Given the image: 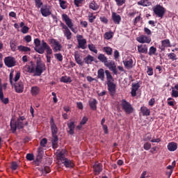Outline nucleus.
<instances>
[{
    "mask_svg": "<svg viewBox=\"0 0 178 178\" xmlns=\"http://www.w3.org/2000/svg\"><path fill=\"white\" fill-rule=\"evenodd\" d=\"M20 79V72H16L15 75L13 74V72H11L9 75V81L11 86H14L15 92L18 94H22L24 90V83L19 79ZM18 81V82H17Z\"/></svg>",
    "mask_w": 178,
    "mask_h": 178,
    "instance_id": "obj_1",
    "label": "nucleus"
},
{
    "mask_svg": "<svg viewBox=\"0 0 178 178\" xmlns=\"http://www.w3.org/2000/svg\"><path fill=\"white\" fill-rule=\"evenodd\" d=\"M34 44L35 45L34 49L38 54H42L46 51V54L47 55H52V49H51V47L47 43V42L42 40L41 42V40L40 39L36 38L34 40Z\"/></svg>",
    "mask_w": 178,
    "mask_h": 178,
    "instance_id": "obj_2",
    "label": "nucleus"
},
{
    "mask_svg": "<svg viewBox=\"0 0 178 178\" xmlns=\"http://www.w3.org/2000/svg\"><path fill=\"white\" fill-rule=\"evenodd\" d=\"M28 122L26 120V118L24 116L19 117L17 121L15 120H11L10 122V127L13 133H15L16 130L23 129L24 126H27Z\"/></svg>",
    "mask_w": 178,
    "mask_h": 178,
    "instance_id": "obj_3",
    "label": "nucleus"
},
{
    "mask_svg": "<svg viewBox=\"0 0 178 178\" xmlns=\"http://www.w3.org/2000/svg\"><path fill=\"white\" fill-rule=\"evenodd\" d=\"M57 159L60 161L65 168H73L74 164L68 159L66 158L67 152L65 149L58 150L56 152Z\"/></svg>",
    "mask_w": 178,
    "mask_h": 178,
    "instance_id": "obj_4",
    "label": "nucleus"
},
{
    "mask_svg": "<svg viewBox=\"0 0 178 178\" xmlns=\"http://www.w3.org/2000/svg\"><path fill=\"white\" fill-rule=\"evenodd\" d=\"M44 70H45V64L41 62V60H38L35 67L30 69L29 72L34 73L35 76H41Z\"/></svg>",
    "mask_w": 178,
    "mask_h": 178,
    "instance_id": "obj_5",
    "label": "nucleus"
},
{
    "mask_svg": "<svg viewBox=\"0 0 178 178\" xmlns=\"http://www.w3.org/2000/svg\"><path fill=\"white\" fill-rule=\"evenodd\" d=\"M62 19L63 22H65L66 26H67V27H69V29L71 30V31H72V33H74V34H77V29L73 27L74 26L73 20L70 19V17H69L68 15L66 14L62 15Z\"/></svg>",
    "mask_w": 178,
    "mask_h": 178,
    "instance_id": "obj_6",
    "label": "nucleus"
},
{
    "mask_svg": "<svg viewBox=\"0 0 178 178\" xmlns=\"http://www.w3.org/2000/svg\"><path fill=\"white\" fill-rule=\"evenodd\" d=\"M121 108L122 111L125 112V113H127V115H130L131 113H133V112H134V108H133L131 104L126 101V99L122 100Z\"/></svg>",
    "mask_w": 178,
    "mask_h": 178,
    "instance_id": "obj_7",
    "label": "nucleus"
},
{
    "mask_svg": "<svg viewBox=\"0 0 178 178\" xmlns=\"http://www.w3.org/2000/svg\"><path fill=\"white\" fill-rule=\"evenodd\" d=\"M153 12L154 13L156 16H157V17H161V19H162L166 10H165V8H163V6L161 5H156L153 8Z\"/></svg>",
    "mask_w": 178,
    "mask_h": 178,
    "instance_id": "obj_8",
    "label": "nucleus"
},
{
    "mask_svg": "<svg viewBox=\"0 0 178 178\" xmlns=\"http://www.w3.org/2000/svg\"><path fill=\"white\" fill-rule=\"evenodd\" d=\"M49 44L51 47H52L54 52H58L59 51H62V44L59 43V41H57L56 39H49Z\"/></svg>",
    "mask_w": 178,
    "mask_h": 178,
    "instance_id": "obj_9",
    "label": "nucleus"
},
{
    "mask_svg": "<svg viewBox=\"0 0 178 178\" xmlns=\"http://www.w3.org/2000/svg\"><path fill=\"white\" fill-rule=\"evenodd\" d=\"M60 26L62 27L64 35L66 37L67 40H72V32L70 31V29H69L67 25L61 22Z\"/></svg>",
    "mask_w": 178,
    "mask_h": 178,
    "instance_id": "obj_10",
    "label": "nucleus"
},
{
    "mask_svg": "<svg viewBox=\"0 0 178 178\" xmlns=\"http://www.w3.org/2000/svg\"><path fill=\"white\" fill-rule=\"evenodd\" d=\"M4 63L7 67H13L16 66V59L12 56H7L4 58Z\"/></svg>",
    "mask_w": 178,
    "mask_h": 178,
    "instance_id": "obj_11",
    "label": "nucleus"
},
{
    "mask_svg": "<svg viewBox=\"0 0 178 178\" xmlns=\"http://www.w3.org/2000/svg\"><path fill=\"white\" fill-rule=\"evenodd\" d=\"M76 40L78 41L79 48H81V49H86L87 48L86 46L87 40L86 39H83V35H76Z\"/></svg>",
    "mask_w": 178,
    "mask_h": 178,
    "instance_id": "obj_12",
    "label": "nucleus"
},
{
    "mask_svg": "<svg viewBox=\"0 0 178 178\" xmlns=\"http://www.w3.org/2000/svg\"><path fill=\"white\" fill-rule=\"evenodd\" d=\"M136 40L138 42H140V44H149V42H151V37L141 35L136 38Z\"/></svg>",
    "mask_w": 178,
    "mask_h": 178,
    "instance_id": "obj_13",
    "label": "nucleus"
},
{
    "mask_svg": "<svg viewBox=\"0 0 178 178\" xmlns=\"http://www.w3.org/2000/svg\"><path fill=\"white\" fill-rule=\"evenodd\" d=\"M106 67H108L114 74H118V70H116V64H115V61L113 60H107V62L104 64Z\"/></svg>",
    "mask_w": 178,
    "mask_h": 178,
    "instance_id": "obj_14",
    "label": "nucleus"
},
{
    "mask_svg": "<svg viewBox=\"0 0 178 178\" xmlns=\"http://www.w3.org/2000/svg\"><path fill=\"white\" fill-rule=\"evenodd\" d=\"M122 62L126 69H131L133 67V58H131V56H127Z\"/></svg>",
    "mask_w": 178,
    "mask_h": 178,
    "instance_id": "obj_15",
    "label": "nucleus"
},
{
    "mask_svg": "<svg viewBox=\"0 0 178 178\" xmlns=\"http://www.w3.org/2000/svg\"><path fill=\"white\" fill-rule=\"evenodd\" d=\"M111 17L115 24H120V22H122V17L120 15L115 12H113L111 14Z\"/></svg>",
    "mask_w": 178,
    "mask_h": 178,
    "instance_id": "obj_16",
    "label": "nucleus"
},
{
    "mask_svg": "<svg viewBox=\"0 0 178 178\" xmlns=\"http://www.w3.org/2000/svg\"><path fill=\"white\" fill-rule=\"evenodd\" d=\"M74 58L76 63L78 65H80L81 66H83V56H81V54L79 51H75L74 52Z\"/></svg>",
    "mask_w": 178,
    "mask_h": 178,
    "instance_id": "obj_17",
    "label": "nucleus"
},
{
    "mask_svg": "<svg viewBox=\"0 0 178 178\" xmlns=\"http://www.w3.org/2000/svg\"><path fill=\"white\" fill-rule=\"evenodd\" d=\"M138 52L139 54H147L148 53V46L147 44H139L137 46Z\"/></svg>",
    "mask_w": 178,
    "mask_h": 178,
    "instance_id": "obj_18",
    "label": "nucleus"
},
{
    "mask_svg": "<svg viewBox=\"0 0 178 178\" xmlns=\"http://www.w3.org/2000/svg\"><path fill=\"white\" fill-rule=\"evenodd\" d=\"M50 126H51V130L52 135L58 134V127H56V124H55V122L54 121V118H51L50 120Z\"/></svg>",
    "mask_w": 178,
    "mask_h": 178,
    "instance_id": "obj_19",
    "label": "nucleus"
},
{
    "mask_svg": "<svg viewBox=\"0 0 178 178\" xmlns=\"http://www.w3.org/2000/svg\"><path fill=\"white\" fill-rule=\"evenodd\" d=\"M170 47H172V45H170V40H169V39H165L161 41V46L160 47V49L161 51H165V48H169Z\"/></svg>",
    "mask_w": 178,
    "mask_h": 178,
    "instance_id": "obj_20",
    "label": "nucleus"
},
{
    "mask_svg": "<svg viewBox=\"0 0 178 178\" xmlns=\"http://www.w3.org/2000/svg\"><path fill=\"white\" fill-rule=\"evenodd\" d=\"M40 12L44 17H47L51 15V10L48 6L42 7L40 8Z\"/></svg>",
    "mask_w": 178,
    "mask_h": 178,
    "instance_id": "obj_21",
    "label": "nucleus"
},
{
    "mask_svg": "<svg viewBox=\"0 0 178 178\" xmlns=\"http://www.w3.org/2000/svg\"><path fill=\"white\" fill-rule=\"evenodd\" d=\"M0 100L3 104H9V98H3V88L2 87V85H0Z\"/></svg>",
    "mask_w": 178,
    "mask_h": 178,
    "instance_id": "obj_22",
    "label": "nucleus"
},
{
    "mask_svg": "<svg viewBox=\"0 0 178 178\" xmlns=\"http://www.w3.org/2000/svg\"><path fill=\"white\" fill-rule=\"evenodd\" d=\"M93 170L95 175H99L102 172V165L99 163H96L93 165Z\"/></svg>",
    "mask_w": 178,
    "mask_h": 178,
    "instance_id": "obj_23",
    "label": "nucleus"
},
{
    "mask_svg": "<svg viewBox=\"0 0 178 178\" xmlns=\"http://www.w3.org/2000/svg\"><path fill=\"white\" fill-rule=\"evenodd\" d=\"M140 88V83H133L132 84V89H131V97H136L137 95V91Z\"/></svg>",
    "mask_w": 178,
    "mask_h": 178,
    "instance_id": "obj_24",
    "label": "nucleus"
},
{
    "mask_svg": "<svg viewBox=\"0 0 178 178\" xmlns=\"http://www.w3.org/2000/svg\"><path fill=\"white\" fill-rule=\"evenodd\" d=\"M10 48L13 52L17 51V41L13 39L10 40Z\"/></svg>",
    "mask_w": 178,
    "mask_h": 178,
    "instance_id": "obj_25",
    "label": "nucleus"
},
{
    "mask_svg": "<svg viewBox=\"0 0 178 178\" xmlns=\"http://www.w3.org/2000/svg\"><path fill=\"white\" fill-rule=\"evenodd\" d=\"M67 125L68 127V133L71 135L74 134V129L76 127V125H74V122L72 121L70 122H68Z\"/></svg>",
    "mask_w": 178,
    "mask_h": 178,
    "instance_id": "obj_26",
    "label": "nucleus"
},
{
    "mask_svg": "<svg viewBox=\"0 0 178 178\" xmlns=\"http://www.w3.org/2000/svg\"><path fill=\"white\" fill-rule=\"evenodd\" d=\"M167 148L168 151H170V152H173L177 149V143L175 142L169 143L167 145Z\"/></svg>",
    "mask_w": 178,
    "mask_h": 178,
    "instance_id": "obj_27",
    "label": "nucleus"
},
{
    "mask_svg": "<svg viewBox=\"0 0 178 178\" xmlns=\"http://www.w3.org/2000/svg\"><path fill=\"white\" fill-rule=\"evenodd\" d=\"M108 91L111 94H115L116 91V85L113 83V82H108L107 83Z\"/></svg>",
    "mask_w": 178,
    "mask_h": 178,
    "instance_id": "obj_28",
    "label": "nucleus"
},
{
    "mask_svg": "<svg viewBox=\"0 0 178 178\" xmlns=\"http://www.w3.org/2000/svg\"><path fill=\"white\" fill-rule=\"evenodd\" d=\"M97 77L99 79L102 81H105V70L104 69L100 68L97 71Z\"/></svg>",
    "mask_w": 178,
    "mask_h": 178,
    "instance_id": "obj_29",
    "label": "nucleus"
},
{
    "mask_svg": "<svg viewBox=\"0 0 178 178\" xmlns=\"http://www.w3.org/2000/svg\"><path fill=\"white\" fill-rule=\"evenodd\" d=\"M140 112L143 114V116H149L151 115V110H149L147 106H142L140 108Z\"/></svg>",
    "mask_w": 178,
    "mask_h": 178,
    "instance_id": "obj_30",
    "label": "nucleus"
},
{
    "mask_svg": "<svg viewBox=\"0 0 178 178\" xmlns=\"http://www.w3.org/2000/svg\"><path fill=\"white\" fill-rule=\"evenodd\" d=\"M98 104V102H97V99H92L89 101V106L92 109V111L97 110V104Z\"/></svg>",
    "mask_w": 178,
    "mask_h": 178,
    "instance_id": "obj_31",
    "label": "nucleus"
},
{
    "mask_svg": "<svg viewBox=\"0 0 178 178\" xmlns=\"http://www.w3.org/2000/svg\"><path fill=\"white\" fill-rule=\"evenodd\" d=\"M89 8L92 9V10H98V9H99V5L93 0L89 3Z\"/></svg>",
    "mask_w": 178,
    "mask_h": 178,
    "instance_id": "obj_32",
    "label": "nucleus"
},
{
    "mask_svg": "<svg viewBox=\"0 0 178 178\" xmlns=\"http://www.w3.org/2000/svg\"><path fill=\"white\" fill-rule=\"evenodd\" d=\"M42 154H44V151H42V147H39L38 150V155L36 156V162H41L42 159Z\"/></svg>",
    "mask_w": 178,
    "mask_h": 178,
    "instance_id": "obj_33",
    "label": "nucleus"
},
{
    "mask_svg": "<svg viewBox=\"0 0 178 178\" xmlns=\"http://www.w3.org/2000/svg\"><path fill=\"white\" fill-rule=\"evenodd\" d=\"M40 89L38 86H33L31 89V93L33 97L40 94Z\"/></svg>",
    "mask_w": 178,
    "mask_h": 178,
    "instance_id": "obj_34",
    "label": "nucleus"
},
{
    "mask_svg": "<svg viewBox=\"0 0 178 178\" xmlns=\"http://www.w3.org/2000/svg\"><path fill=\"white\" fill-rule=\"evenodd\" d=\"M51 143H52L53 148L54 149L58 148V136L57 135H52Z\"/></svg>",
    "mask_w": 178,
    "mask_h": 178,
    "instance_id": "obj_35",
    "label": "nucleus"
},
{
    "mask_svg": "<svg viewBox=\"0 0 178 178\" xmlns=\"http://www.w3.org/2000/svg\"><path fill=\"white\" fill-rule=\"evenodd\" d=\"M83 62L86 63V65H91L92 62H94V57L91 55H88L84 59Z\"/></svg>",
    "mask_w": 178,
    "mask_h": 178,
    "instance_id": "obj_36",
    "label": "nucleus"
},
{
    "mask_svg": "<svg viewBox=\"0 0 178 178\" xmlns=\"http://www.w3.org/2000/svg\"><path fill=\"white\" fill-rule=\"evenodd\" d=\"M105 74L107 79V83H112L113 81V77H112V74L108 70L105 71Z\"/></svg>",
    "mask_w": 178,
    "mask_h": 178,
    "instance_id": "obj_37",
    "label": "nucleus"
},
{
    "mask_svg": "<svg viewBox=\"0 0 178 178\" xmlns=\"http://www.w3.org/2000/svg\"><path fill=\"white\" fill-rule=\"evenodd\" d=\"M18 51H20L21 52H29L31 51V49L29 47H27L26 46L19 45L17 47Z\"/></svg>",
    "mask_w": 178,
    "mask_h": 178,
    "instance_id": "obj_38",
    "label": "nucleus"
},
{
    "mask_svg": "<svg viewBox=\"0 0 178 178\" xmlns=\"http://www.w3.org/2000/svg\"><path fill=\"white\" fill-rule=\"evenodd\" d=\"M89 51L91 52H93L94 54H98V50L97 49V47H95V45L94 44H89L88 45Z\"/></svg>",
    "mask_w": 178,
    "mask_h": 178,
    "instance_id": "obj_39",
    "label": "nucleus"
},
{
    "mask_svg": "<svg viewBox=\"0 0 178 178\" xmlns=\"http://www.w3.org/2000/svg\"><path fill=\"white\" fill-rule=\"evenodd\" d=\"M98 60H100V62H102V63H104V65L106 64V63L108 61V58H106V56H105L104 54H100L98 57H97Z\"/></svg>",
    "mask_w": 178,
    "mask_h": 178,
    "instance_id": "obj_40",
    "label": "nucleus"
},
{
    "mask_svg": "<svg viewBox=\"0 0 178 178\" xmlns=\"http://www.w3.org/2000/svg\"><path fill=\"white\" fill-rule=\"evenodd\" d=\"M113 38V32L112 31H108V32H106L104 35V38L105 40H111V38Z\"/></svg>",
    "mask_w": 178,
    "mask_h": 178,
    "instance_id": "obj_41",
    "label": "nucleus"
},
{
    "mask_svg": "<svg viewBox=\"0 0 178 178\" xmlns=\"http://www.w3.org/2000/svg\"><path fill=\"white\" fill-rule=\"evenodd\" d=\"M62 83H72V78L70 76H63L60 79Z\"/></svg>",
    "mask_w": 178,
    "mask_h": 178,
    "instance_id": "obj_42",
    "label": "nucleus"
},
{
    "mask_svg": "<svg viewBox=\"0 0 178 178\" xmlns=\"http://www.w3.org/2000/svg\"><path fill=\"white\" fill-rule=\"evenodd\" d=\"M74 3L76 8H80V6H83L84 0H74Z\"/></svg>",
    "mask_w": 178,
    "mask_h": 178,
    "instance_id": "obj_43",
    "label": "nucleus"
},
{
    "mask_svg": "<svg viewBox=\"0 0 178 178\" xmlns=\"http://www.w3.org/2000/svg\"><path fill=\"white\" fill-rule=\"evenodd\" d=\"M88 17L90 23H94V20L97 19V17L92 13H89Z\"/></svg>",
    "mask_w": 178,
    "mask_h": 178,
    "instance_id": "obj_44",
    "label": "nucleus"
},
{
    "mask_svg": "<svg viewBox=\"0 0 178 178\" xmlns=\"http://www.w3.org/2000/svg\"><path fill=\"white\" fill-rule=\"evenodd\" d=\"M168 56L171 60H177V56L175 53H170L168 54Z\"/></svg>",
    "mask_w": 178,
    "mask_h": 178,
    "instance_id": "obj_45",
    "label": "nucleus"
},
{
    "mask_svg": "<svg viewBox=\"0 0 178 178\" xmlns=\"http://www.w3.org/2000/svg\"><path fill=\"white\" fill-rule=\"evenodd\" d=\"M149 55L150 56H152V55H155V54H156V48H155L154 47H151L149 49Z\"/></svg>",
    "mask_w": 178,
    "mask_h": 178,
    "instance_id": "obj_46",
    "label": "nucleus"
},
{
    "mask_svg": "<svg viewBox=\"0 0 178 178\" xmlns=\"http://www.w3.org/2000/svg\"><path fill=\"white\" fill-rule=\"evenodd\" d=\"M103 50L107 55H112V48L109 47H105L103 48Z\"/></svg>",
    "mask_w": 178,
    "mask_h": 178,
    "instance_id": "obj_47",
    "label": "nucleus"
},
{
    "mask_svg": "<svg viewBox=\"0 0 178 178\" xmlns=\"http://www.w3.org/2000/svg\"><path fill=\"white\" fill-rule=\"evenodd\" d=\"M54 57L58 62H62L63 60V56H62V54L58 53V54H55Z\"/></svg>",
    "mask_w": 178,
    "mask_h": 178,
    "instance_id": "obj_48",
    "label": "nucleus"
},
{
    "mask_svg": "<svg viewBox=\"0 0 178 178\" xmlns=\"http://www.w3.org/2000/svg\"><path fill=\"white\" fill-rule=\"evenodd\" d=\"M60 7L61 9H66L67 8V5L66 4V1L61 0L59 1Z\"/></svg>",
    "mask_w": 178,
    "mask_h": 178,
    "instance_id": "obj_49",
    "label": "nucleus"
},
{
    "mask_svg": "<svg viewBox=\"0 0 178 178\" xmlns=\"http://www.w3.org/2000/svg\"><path fill=\"white\" fill-rule=\"evenodd\" d=\"M41 172L42 175H47V173L51 172V168H49V167H44V168H42Z\"/></svg>",
    "mask_w": 178,
    "mask_h": 178,
    "instance_id": "obj_50",
    "label": "nucleus"
},
{
    "mask_svg": "<svg viewBox=\"0 0 178 178\" xmlns=\"http://www.w3.org/2000/svg\"><path fill=\"white\" fill-rule=\"evenodd\" d=\"M171 95L173 98H177V97H178V90H175V88H172Z\"/></svg>",
    "mask_w": 178,
    "mask_h": 178,
    "instance_id": "obj_51",
    "label": "nucleus"
},
{
    "mask_svg": "<svg viewBox=\"0 0 178 178\" xmlns=\"http://www.w3.org/2000/svg\"><path fill=\"white\" fill-rule=\"evenodd\" d=\"M147 73L148 74V76H153L154 74V69H152V67L147 66Z\"/></svg>",
    "mask_w": 178,
    "mask_h": 178,
    "instance_id": "obj_52",
    "label": "nucleus"
},
{
    "mask_svg": "<svg viewBox=\"0 0 178 178\" xmlns=\"http://www.w3.org/2000/svg\"><path fill=\"white\" fill-rule=\"evenodd\" d=\"M11 169L12 170H16V169H17V168H19V165H17V163L16 161H13L11 163Z\"/></svg>",
    "mask_w": 178,
    "mask_h": 178,
    "instance_id": "obj_53",
    "label": "nucleus"
},
{
    "mask_svg": "<svg viewBox=\"0 0 178 178\" xmlns=\"http://www.w3.org/2000/svg\"><path fill=\"white\" fill-rule=\"evenodd\" d=\"M29 30H30V28H29V26H23L21 29V32L23 33V34H27V33H29Z\"/></svg>",
    "mask_w": 178,
    "mask_h": 178,
    "instance_id": "obj_54",
    "label": "nucleus"
},
{
    "mask_svg": "<svg viewBox=\"0 0 178 178\" xmlns=\"http://www.w3.org/2000/svg\"><path fill=\"white\" fill-rule=\"evenodd\" d=\"M48 143V140H47V138H43L40 140V147H42V148H44L46 145L47 143Z\"/></svg>",
    "mask_w": 178,
    "mask_h": 178,
    "instance_id": "obj_55",
    "label": "nucleus"
},
{
    "mask_svg": "<svg viewBox=\"0 0 178 178\" xmlns=\"http://www.w3.org/2000/svg\"><path fill=\"white\" fill-rule=\"evenodd\" d=\"M118 6H122L126 3V0H115Z\"/></svg>",
    "mask_w": 178,
    "mask_h": 178,
    "instance_id": "obj_56",
    "label": "nucleus"
},
{
    "mask_svg": "<svg viewBox=\"0 0 178 178\" xmlns=\"http://www.w3.org/2000/svg\"><path fill=\"white\" fill-rule=\"evenodd\" d=\"M143 148L146 151H148L149 149H151V143H145L144 145H143Z\"/></svg>",
    "mask_w": 178,
    "mask_h": 178,
    "instance_id": "obj_57",
    "label": "nucleus"
},
{
    "mask_svg": "<svg viewBox=\"0 0 178 178\" xmlns=\"http://www.w3.org/2000/svg\"><path fill=\"white\" fill-rule=\"evenodd\" d=\"M26 159L28 161H34V155L33 154H27Z\"/></svg>",
    "mask_w": 178,
    "mask_h": 178,
    "instance_id": "obj_58",
    "label": "nucleus"
},
{
    "mask_svg": "<svg viewBox=\"0 0 178 178\" xmlns=\"http://www.w3.org/2000/svg\"><path fill=\"white\" fill-rule=\"evenodd\" d=\"M35 2L37 8H41V6L42 5V2H41V0H35Z\"/></svg>",
    "mask_w": 178,
    "mask_h": 178,
    "instance_id": "obj_59",
    "label": "nucleus"
},
{
    "mask_svg": "<svg viewBox=\"0 0 178 178\" xmlns=\"http://www.w3.org/2000/svg\"><path fill=\"white\" fill-rule=\"evenodd\" d=\"M81 26H82V27H84L85 29H86V27L88 26V23L87 22V21H81Z\"/></svg>",
    "mask_w": 178,
    "mask_h": 178,
    "instance_id": "obj_60",
    "label": "nucleus"
},
{
    "mask_svg": "<svg viewBox=\"0 0 178 178\" xmlns=\"http://www.w3.org/2000/svg\"><path fill=\"white\" fill-rule=\"evenodd\" d=\"M149 106H154V105L155 104V99L152 98L149 101Z\"/></svg>",
    "mask_w": 178,
    "mask_h": 178,
    "instance_id": "obj_61",
    "label": "nucleus"
},
{
    "mask_svg": "<svg viewBox=\"0 0 178 178\" xmlns=\"http://www.w3.org/2000/svg\"><path fill=\"white\" fill-rule=\"evenodd\" d=\"M87 120H88V118H87V117H83L82 120L81 121V124H86V123H87Z\"/></svg>",
    "mask_w": 178,
    "mask_h": 178,
    "instance_id": "obj_62",
    "label": "nucleus"
},
{
    "mask_svg": "<svg viewBox=\"0 0 178 178\" xmlns=\"http://www.w3.org/2000/svg\"><path fill=\"white\" fill-rule=\"evenodd\" d=\"M100 21L102 22V23H105L106 24L108 23V19H106L105 17H101Z\"/></svg>",
    "mask_w": 178,
    "mask_h": 178,
    "instance_id": "obj_63",
    "label": "nucleus"
},
{
    "mask_svg": "<svg viewBox=\"0 0 178 178\" xmlns=\"http://www.w3.org/2000/svg\"><path fill=\"white\" fill-rule=\"evenodd\" d=\"M24 40L27 42H31V35H26L24 37Z\"/></svg>",
    "mask_w": 178,
    "mask_h": 178,
    "instance_id": "obj_64",
    "label": "nucleus"
}]
</instances>
